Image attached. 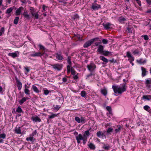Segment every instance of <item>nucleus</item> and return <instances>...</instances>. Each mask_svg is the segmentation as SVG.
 Here are the masks:
<instances>
[{
    "label": "nucleus",
    "mask_w": 151,
    "mask_h": 151,
    "mask_svg": "<svg viewBox=\"0 0 151 151\" xmlns=\"http://www.w3.org/2000/svg\"><path fill=\"white\" fill-rule=\"evenodd\" d=\"M127 30L128 32L129 33H132V31L131 30V29L130 28L128 27L127 28Z\"/></svg>",
    "instance_id": "774afa93"
},
{
    "label": "nucleus",
    "mask_w": 151,
    "mask_h": 151,
    "mask_svg": "<svg viewBox=\"0 0 151 151\" xmlns=\"http://www.w3.org/2000/svg\"><path fill=\"white\" fill-rule=\"evenodd\" d=\"M83 141V143L84 145L85 144L87 141V138L83 137V139H82Z\"/></svg>",
    "instance_id": "6e6d98bb"
},
{
    "label": "nucleus",
    "mask_w": 151,
    "mask_h": 151,
    "mask_svg": "<svg viewBox=\"0 0 151 151\" xmlns=\"http://www.w3.org/2000/svg\"><path fill=\"white\" fill-rule=\"evenodd\" d=\"M91 129H89L85 132L84 134H83V137H88L90 135V133L89 130H90Z\"/></svg>",
    "instance_id": "5701e85b"
},
{
    "label": "nucleus",
    "mask_w": 151,
    "mask_h": 151,
    "mask_svg": "<svg viewBox=\"0 0 151 151\" xmlns=\"http://www.w3.org/2000/svg\"><path fill=\"white\" fill-rule=\"evenodd\" d=\"M78 74V73H77V74L76 75L75 74V75H73V79L74 80H76L77 79H78V75H77Z\"/></svg>",
    "instance_id": "603ef678"
},
{
    "label": "nucleus",
    "mask_w": 151,
    "mask_h": 151,
    "mask_svg": "<svg viewBox=\"0 0 151 151\" xmlns=\"http://www.w3.org/2000/svg\"><path fill=\"white\" fill-rule=\"evenodd\" d=\"M13 8L12 7H10L6 11V14H9L11 13V12L13 11Z\"/></svg>",
    "instance_id": "c9c22d12"
},
{
    "label": "nucleus",
    "mask_w": 151,
    "mask_h": 151,
    "mask_svg": "<svg viewBox=\"0 0 151 151\" xmlns=\"http://www.w3.org/2000/svg\"><path fill=\"white\" fill-rule=\"evenodd\" d=\"M83 137L82 134H79L78 135L76 136V139L77 141V142L78 144L81 143V140L83 139Z\"/></svg>",
    "instance_id": "1a4fd4ad"
},
{
    "label": "nucleus",
    "mask_w": 151,
    "mask_h": 151,
    "mask_svg": "<svg viewBox=\"0 0 151 151\" xmlns=\"http://www.w3.org/2000/svg\"><path fill=\"white\" fill-rule=\"evenodd\" d=\"M19 127L17 128H16L15 129V132L16 133L18 134H21V131L20 128L21 127Z\"/></svg>",
    "instance_id": "a878e982"
},
{
    "label": "nucleus",
    "mask_w": 151,
    "mask_h": 151,
    "mask_svg": "<svg viewBox=\"0 0 151 151\" xmlns=\"http://www.w3.org/2000/svg\"><path fill=\"white\" fill-rule=\"evenodd\" d=\"M79 18V16L78 14H76L74 15L73 17V19H78Z\"/></svg>",
    "instance_id": "3c124183"
},
{
    "label": "nucleus",
    "mask_w": 151,
    "mask_h": 151,
    "mask_svg": "<svg viewBox=\"0 0 151 151\" xmlns=\"http://www.w3.org/2000/svg\"><path fill=\"white\" fill-rule=\"evenodd\" d=\"M25 88L24 90V92L27 95H29V90L28 88H26V87H27V88H28L29 87H28L27 86L26 84L25 85Z\"/></svg>",
    "instance_id": "473e14b6"
},
{
    "label": "nucleus",
    "mask_w": 151,
    "mask_h": 151,
    "mask_svg": "<svg viewBox=\"0 0 151 151\" xmlns=\"http://www.w3.org/2000/svg\"><path fill=\"white\" fill-rule=\"evenodd\" d=\"M99 38L98 37H95L90 40L93 44L94 42L98 41L99 40Z\"/></svg>",
    "instance_id": "79ce46f5"
},
{
    "label": "nucleus",
    "mask_w": 151,
    "mask_h": 151,
    "mask_svg": "<svg viewBox=\"0 0 151 151\" xmlns=\"http://www.w3.org/2000/svg\"><path fill=\"white\" fill-rule=\"evenodd\" d=\"M26 139L27 141H30L32 142H33L35 140L32 136H30L29 137L27 138Z\"/></svg>",
    "instance_id": "72a5a7b5"
},
{
    "label": "nucleus",
    "mask_w": 151,
    "mask_h": 151,
    "mask_svg": "<svg viewBox=\"0 0 151 151\" xmlns=\"http://www.w3.org/2000/svg\"><path fill=\"white\" fill-rule=\"evenodd\" d=\"M30 10H31V13L32 16L34 17L35 18L38 19L39 18V14H38L37 13H35L34 10H32L31 9H30Z\"/></svg>",
    "instance_id": "2eb2a0df"
},
{
    "label": "nucleus",
    "mask_w": 151,
    "mask_h": 151,
    "mask_svg": "<svg viewBox=\"0 0 151 151\" xmlns=\"http://www.w3.org/2000/svg\"><path fill=\"white\" fill-rule=\"evenodd\" d=\"M87 67L90 72H93L95 71L96 66L94 63H91L89 65H87Z\"/></svg>",
    "instance_id": "f03ea898"
},
{
    "label": "nucleus",
    "mask_w": 151,
    "mask_h": 151,
    "mask_svg": "<svg viewBox=\"0 0 151 151\" xmlns=\"http://www.w3.org/2000/svg\"><path fill=\"white\" fill-rule=\"evenodd\" d=\"M101 93L104 96H106L107 93V90L106 88L101 89Z\"/></svg>",
    "instance_id": "a211bd4d"
},
{
    "label": "nucleus",
    "mask_w": 151,
    "mask_h": 151,
    "mask_svg": "<svg viewBox=\"0 0 151 151\" xmlns=\"http://www.w3.org/2000/svg\"><path fill=\"white\" fill-rule=\"evenodd\" d=\"M145 84L146 85V87L148 88H151V78H149L145 80Z\"/></svg>",
    "instance_id": "6e6552de"
},
{
    "label": "nucleus",
    "mask_w": 151,
    "mask_h": 151,
    "mask_svg": "<svg viewBox=\"0 0 151 151\" xmlns=\"http://www.w3.org/2000/svg\"><path fill=\"white\" fill-rule=\"evenodd\" d=\"M67 69L68 73L71 72V74L73 75L76 74V72L73 68H71V69H70V66L69 65L67 66Z\"/></svg>",
    "instance_id": "39448f33"
},
{
    "label": "nucleus",
    "mask_w": 151,
    "mask_h": 151,
    "mask_svg": "<svg viewBox=\"0 0 151 151\" xmlns=\"http://www.w3.org/2000/svg\"><path fill=\"white\" fill-rule=\"evenodd\" d=\"M141 69L142 71V77H144L147 75V71L146 69L143 67H141Z\"/></svg>",
    "instance_id": "ddd939ff"
},
{
    "label": "nucleus",
    "mask_w": 151,
    "mask_h": 151,
    "mask_svg": "<svg viewBox=\"0 0 151 151\" xmlns=\"http://www.w3.org/2000/svg\"><path fill=\"white\" fill-rule=\"evenodd\" d=\"M109 61L111 63H116V61L115 60L114 58H113L111 60H109Z\"/></svg>",
    "instance_id": "69168bd1"
},
{
    "label": "nucleus",
    "mask_w": 151,
    "mask_h": 151,
    "mask_svg": "<svg viewBox=\"0 0 151 151\" xmlns=\"http://www.w3.org/2000/svg\"><path fill=\"white\" fill-rule=\"evenodd\" d=\"M23 7L22 6L20 7L18 9L16 10V15L17 16L20 15L21 11L23 10Z\"/></svg>",
    "instance_id": "dca6fc26"
},
{
    "label": "nucleus",
    "mask_w": 151,
    "mask_h": 151,
    "mask_svg": "<svg viewBox=\"0 0 151 151\" xmlns=\"http://www.w3.org/2000/svg\"><path fill=\"white\" fill-rule=\"evenodd\" d=\"M81 94L82 97H85L86 94L85 91H81Z\"/></svg>",
    "instance_id": "a18cd8bd"
},
{
    "label": "nucleus",
    "mask_w": 151,
    "mask_h": 151,
    "mask_svg": "<svg viewBox=\"0 0 151 151\" xmlns=\"http://www.w3.org/2000/svg\"><path fill=\"white\" fill-rule=\"evenodd\" d=\"M117 128L115 129V132L116 133L119 132L121 131V129L122 128V127L120 125L117 126Z\"/></svg>",
    "instance_id": "c85d7f7f"
},
{
    "label": "nucleus",
    "mask_w": 151,
    "mask_h": 151,
    "mask_svg": "<svg viewBox=\"0 0 151 151\" xmlns=\"http://www.w3.org/2000/svg\"><path fill=\"white\" fill-rule=\"evenodd\" d=\"M142 99L145 100H147L148 101L151 100V95H143L142 96Z\"/></svg>",
    "instance_id": "f3484780"
},
{
    "label": "nucleus",
    "mask_w": 151,
    "mask_h": 151,
    "mask_svg": "<svg viewBox=\"0 0 151 151\" xmlns=\"http://www.w3.org/2000/svg\"><path fill=\"white\" fill-rule=\"evenodd\" d=\"M106 110L109 111V114L111 115H112V109H111V107L109 106H106Z\"/></svg>",
    "instance_id": "7c9ffc66"
},
{
    "label": "nucleus",
    "mask_w": 151,
    "mask_h": 151,
    "mask_svg": "<svg viewBox=\"0 0 151 151\" xmlns=\"http://www.w3.org/2000/svg\"><path fill=\"white\" fill-rule=\"evenodd\" d=\"M16 111V112L19 113L23 112L22 109L20 106H19L17 109Z\"/></svg>",
    "instance_id": "e433bc0d"
},
{
    "label": "nucleus",
    "mask_w": 151,
    "mask_h": 151,
    "mask_svg": "<svg viewBox=\"0 0 151 151\" xmlns=\"http://www.w3.org/2000/svg\"><path fill=\"white\" fill-rule=\"evenodd\" d=\"M91 8L93 10H97L101 8V6L100 5H99L97 4H96L95 5L92 4Z\"/></svg>",
    "instance_id": "6ab92c4d"
},
{
    "label": "nucleus",
    "mask_w": 151,
    "mask_h": 151,
    "mask_svg": "<svg viewBox=\"0 0 151 151\" xmlns=\"http://www.w3.org/2000/svg\"><path fill=\"white\" fill-rule=\"evenodd\" d=\"M137 61L138 63H139L140 64H144L146 62V61L145 60L143 61H142V59H140L139 60H137Z\"/></svg>",
    "instance_id": "bb28decb"
},
{
    "label": "nucleus",
    "mask_w": 151,
    "mask_h": 151,
    "mask_svg": "<svg viewBox=\"0 0 151 151\" xmlns=\"http://www.w3.org/2000/svg\"><path fill=\"white\" fill-rule=\"evenodd\" d=\"M4 27L1 28L0 30V36L4 33Z\"/></svg>",
    "instance_id": "c03bdc74"
},
{
    "label": "nucleus",
    "mask_w": 151,
    "mask_h": 151,
    "mask_svg": "<svg viewBox=\"0 0 151 151\" xmlns=\"http://www.w3.org/2000/svg\"><path fill=\"white\" fill-rule=\"evenodd\" d=\"M75 120L79 123H80L81 122V121H80L81 119L78 116L75 117Z\"/></svg>",
    "instance_id": "de8ad7c7"
},
{
    "label": "nucleus",
    "mask_w": 151,
    "mask_h": 151,
    "mask_svg": "<svg viewBox=\"0 0 151 151\" xmlns=\"http://www.w3.org/2000/svg\"><path fill=\"white\" fill-rule=\"evenodd\" d=\"M119 21L120 22H123L126 20V19L122 17H120L119 18Z\"/></svg>",
    "instance_id": "ea45409f"
},
{
    "label": "nucleus",
    "mask_w": 151,
    "mask_h": 151,
    "mask_svg": "<svg viewBox=\"0 0 151 151\" xmlns=\"http://www.w3.org/2000/svg\"><path fill=\"white\" fill-rule=\"evenodd\" d=\"M142 37H143L145 40H147L149 39L148 36L146 35H143L141 36Z\"/></svg>",
    "instance_id": "8fccbe9b"
},
{
    "label": "nucleus",
    "mask_w": 151,
    "mask_h": 151,
    "mask_svg": "<svg viewBox=\"0 0 151 151\" xmlns=\"http://www.w3.org/2000/svg\"><path fill=\"white\" fill-rule=\"evenodd\" d=\"M37 132V130H35L34 132H33L32 134H30V136L33 137L34 136L36 135Z\"/></svg>",
    "instance_id": "5fc2aeb1"
},
{
    "label": "nucleus",
    "mask_w": 151,
    "mask_h": 151,
    "mask_svg": "<svg viewBox=\"0 0 151 151\" xmlns=\"http://www.w3.org/2000/svg\"><path fill=\"white\" fill-rule=\"evenodd\" d=\"M93 75V72H90V74L87 75L86 79H87V78H89V77L92 76Z\"/></svg>",
    "instance_id": "680f3d73"
},
{
    "label": "nucleus",
    "mask_w": 151,
    "mask_h": 151,
    "mask_svg": "<svg viewBox=\"0 0 151 151\" xmlns=\"http://www.w3.org/2000/svg\"><path fill=\"white\" fill-rule=\"evenodd\" d=\"M22 14L24 16V17L27 19H29L30 18L28 14L27 11L26 10L24 11V12Z\"/></svg>",
    "instance_id": "aec40b11"
},
{
    "label": "nucleus",
    "mask_w": 151,
    "mask_h": 151,
    "mask_svg": "<svg viewBox=\"0 0 151 151\" xmlns=\"http://www.w3.org/2000/svg\"><path fill=\"white\" fill-rule=\"evenodd\" d=\"M144 109L146 111L149 112L150 111V107L148 105H145L144 106Z\"/></svg>",
    "instance_id": "4c0bfd02"
},
{
    "label": "nucleus",
    "mask_w": 151,
    "mask_h": 151,
    "mask_svg": "<svg viewBox=\"0 0 151 151\" xmlns=\"http://www.w3.org/2000/svg\"><path fill=\"white\" fill-rule=\"evenodd\" d=\"M113 131V129L111 127L109 128L107 130V132L109 134H111V133Z\"/></svg>",
    "instance_id": "37998d69"
},
{
    "label": "nucleus",
    "mask_w": 151,
    "mask_h": 151,
    "mask_svg": "<svg viewBox=\"0 0 151 151\" xmlns=\"http://www.w3.org/2000/svg\"><path fill=\"white\" fill-rule=\"evenodd\" d=\"M71 57L70 56H68V58H67V62L68 63L69 65L70 66L71 65V64H72L71 62Z\"/></svg>",
    "instance_id": "a19ab883"
},
{
    "label": "nucleus",
    "mask_w": 151,
    "mask_h": 151,
    "mask_svg": "<svg viewBox=\"0 0 151 151\" xmlns=\"http://www.w3.org/2000/svg\"><path fill=\"white\" fill-rule=\"evenodd\" d=\"M88 145L90 149L94 150L95 149V145L92 143H90Z\"/></svg>",
    "instance_id": "b1692460"
},
{
    "label": "nucleus",
    "mask_w": 151,
    "mask_h": 151,
    "mask_svg": "<svg viewBox=\"0 0 151 151\" xmlns=\"http://www.w3.org/2000/svg\"><path fill=\"white\" fill-rule=\"evenodd\" d=\"M16 81L17 83V86L18 88V89L19 90H21L22 88V83L17 78H16Z\"/></svg>",
    "instance_id": "9d476101"
},
{
    "label": "nucleus",
    "mask_w": 151,
    "mask_h": 151,
    "mask_svg": "<svg viewBox=\"0 0 151 151\" xmlns=\"http://www.w3.org/2000/svg\"><path fill=\"white\" fill-rule=\"evenodd\" d=\"M102 42L104 44H106L108 42V41L106 39H103L102 40Z\"/></svg>",
    "instance_id": "09e8293b"
},
{
    "label": "nucleus",
    "mask_w": 151,
    "mask_h": 151,
    "mask_svg": "<svg viewBox=\"0 0 151 151\" xmlns=\"http://www.w3.org/2000/svg\"><path fill=\"white\" fill-rule=\"evenodd\" d=\"M19 53L18 51H16L14 52H10L8 54L9 56H11L13 58L17 57L19 56Z\"/></svg>",
    "instance_id": "423d86ee"
},
{
    "label": "nucleus",
    "mask_w": 151,
    "mask_h": 151,
    "mask_svg": "<svg viewBox=\"0 0 151 151\" xmlns=\"http://www.w3.org/2000/svg\"><path fill=\"white\" fill-rule=\"evenodd\" d=\"M126 83L124 82L122 84L121 87L118 85H113L112 88L115 94H122L126 91Z\"/></svg>",
    "instance_id": "f257e3e1"
},
{
    "label": "nucleus",
    "mask_w": 151,
    "mask_h": 151,
    "mask_svg": "<svg viewBox=\"0 0 151 151\" xmlns=\"http://www.w3.org/2000/svg\"><path fill=\"white\" fill-rule=\"evenodd\" d=\"M51 66L54 69L58 70H60L62 69L63 65L58 63L51 65Z\"/></svg>",
    "instance_id": "20e7f679"
},
{
    "label": "nucleus",
    "mask_w": 151,
    "mask_h": 151,
    "mask_svg": "<svg viewBox=\"0 0 151 151\" xmlns=\"http://www.w3.org/2000/svg\"><path fill=\"white\" fill-rule=\"evenodd\" d=\"M101 42L100 41V42H96L94 43V45H93V46H99V45L101 44Z\"/></svg>",
    "instance_id": "13d9d810"
},
{
    "label": "nucleus",
    "mask_w": 151,
    "mask_h": 151,
    "mask_svg": "<svg viewBox=\"0 0 151 151\" xmlns=\"http://www.w3.org/2000/svg\"><path fill=\"white\" fill-rule=\"evenodd\" d=\"M32 88L35 92L37 93H39V91L37 88L36 86L33 85L32 86Z\"/></svg>",
    "instance_id": "c756f323"
},
{
    "label": "nucleus",
    "mask_w": 151,
    "mask_h": 151,
    "mask_svg": "<svg viewBox=\"0 0 151 151\" xmlns=\"http://www.w3.org/2000/svg\"><path fill=\"white\" fill-rule=\"evenodd\" d=\"M112 53V52H110L108 51H104L101 54L104 55V56H107L109 55Z\"/></svg>",
    "instance_id": "cd10ccee"
},
{
    "label": "nucleus",
    "mask_w": 151,
    "mask_h": 151,
    "mask_svg": "<svg viewBox=\"0 0 151 151\" xmlns=\"http://www.w3.org/2000/svg\"><path fill=\"white\" fill-rule=\"evenodd\" d=\"M31 120L33 122H40L41 121V120L40 118L37 116H33L31 118Z\"/></svg>",
    "instance_id": "9b49d317"
},
{
    "label": "nucleus",
    "mask_w": 151,
    "mask_h": 151,
    "mask_svg": "<svg viewBox=\"0 0 151 151\" xmlns=\"http://www.w3.org/2000/svg\"><path fill=\"white\" fill-rule=\"evenodd\" d=\"M102 134V133L101 132L99 131L97 132L96 133L97 136L98 137H100L101 136Z\"/></svg>",
    "instance_id": "864d4df0"
},
{
    "label": "nucleus",
    "mask_w": 151,
    "mask_h": 151,
    "mask_svg": "<svg viewBox=\"0 0 151 151\" xmlns=\"http://www.w3.org/2000/svg\"><path fill=\"white\" fill-rule=\"evenodd\" d=\"M56 58L59 60H61L63 59V56L61 54L58 53L56 54Z\"/></svg>",
    "instance_id": "412c9836"
},
{
    "label": "nucleus",
    "mask_w": 151,
    "mask_h": 151,
    "mask_svg": "<svg viewBox=\"0 0 151 151\" xmlns=\"http://www.w3.org/2000/svg\"><path fill=\"white\" fill-rule=\"evenodd\" d=\"M6 138V134L5 133H3L0 134V138L3 139H5Z\"/></svg>",
    "instance_id": "49530a36"
},
{
    "label": "nucleus",
    "mask_w": 151,
    "mask_h": 151,
    "mask_svg": "<svg viewBox=\"0 0 151 151\" xmlns=\"http://www.w3.org/2000/svg\"><path fill=\"white\" fill-rule=\"evenodd\" d=\"M102 25L104 27V28L106 30L111 29L112 28L113 24L109 22H107L105 23H103Z\"/></svg>",
    "instance_id": "7ed1b4c3"
},
{
    "label": "nucleus",
    "mask_w": 151,
    "mask_h": 151,
    "mask_svg": "<svg viewBox=\"0 0 151 151\" xmlns=\"http://www.w3.org/2000/svg\"><path fill=\"white\" fill-rule=\"evenodd\" d=\"M29 99L27 98L23 97L19 101V104L21 105L24 102H25L27 99Z\"/></svg>",
    "instance_id": "4be33fe9"
},
{
    "label": "nucleus",
    "mask_w": 151,
    "mask_h": 151,
    "mask_svg": "<svg viewBox=\"0 0 151 151\" xmlns=\"http://www.w3.org/2000/svg\"><path fill=\"white\" fill-rule=\"evenodd\" d=\"M92 44L91 40H89L86 42L83 45V47L84 48H87L89 47L91 44Z\"/></svg>",
    "instance_id": "4468645a"
},
{
    "label": "nucleus",
    "mask_w": 151,
    "mask_h": 151,
    "mask_svg": "<svg viewBox=\"0 0 151 151\" xmlns=\"http://www.w3.org/2000/svg\"><path fill=\"white\" fill-rule=\"evenodd\" d=\"M44 92V94L46 95H48L49 93V91L48 90H45Z\"/></svg>",
    "instance_id": "052dcab7"
},
{
    "label": "nucleus",
    "mask_w": 151,
    "mask_h": 151,
    "mask_svg": "<svg viewBox=\"0 0 151 151\" xmlns=\"http://www.w3.org/2000/svg\"><path fill=\"white\" fill-rule=\"evenodd\" d=\"M99 58L101 60L106 63H107L108 62V60L103 56H101Z\"/></svg>",
    "instance_id": "393cba45"
},
{
    "label": "nucleus",
    "mask_w": 151,
    "mask_h": 151,
    "mask_svg": "<svg viewBox=\"0 0 151 151\" xmlns=\"http://www.w3.org/2000/svg\"><path fill=\"white\" fill-rule=\"evenodd\" d=\"M127 56L128 58H130L131 57H132V56L131 55L129 51H128L127 52Z\"/></svg>",
    "instance_id": "4d7b16f0"
},
{
    "label": "nucleus",
    "mask_w": 151,
    "mask_h": 151,
    "mask_svg": "<svg viewBox=\"0 0 151 151\" xmlns=\"http://www.w3.org/2000/svg\"><path fill=\"white\" fill-rule=\"evenodd\" d=\"M104 49V47L101 45H100L98 46L97 51L99 52V54H102L103 51Z\"/></svg>",
    "instance_id": "f8f14e48"
},
{
    "label": "nucleus",
    "mask_w": 151,
    "mask_h": 151,
    "mask_svg": "<svg viewBox=\"0 0 151 151\" xmlns=\"http://www.w3.org/2000/svg\"><path fill=\"white\" fill-rule=\"evenodd\" d=\"M139 52V51L137 50H135L133 52V53L134 54H138Z\"/></svg>",
    "instance_id": "0e129e2a"
},
{
    "label": "nucleus",
    "mask_w": 151,
    "mask_h": 151,
    "mask_svg": "<svg viewBox=\"0 0 151 151\" xmlns=\"http://www.w3.org/2000/svg\"><path fill=\"white\" fill-rule=\"evenodd\" d=\"M28 68H29V67H24V69L26 70L27 71V73H25V74H27V73L29 72V71H30V70Z\"/></svg>",
    "instance_id": "bf43d9fd"
},
{
    "label": "nucleus",
    "mask_w": 151,
    "mask_h": 151,
    "mask_svg": "<svg viewBox=\"0 0 151 151\" xmlns=\"http://www.w3.org/2000/svg\"><path fill=\"white\" fill-rule=\"evenodd\" d=\"M39 46V47H40V49H41V50H45V47L43 46H42V45H40Z\"/></svg>",
    "instance_id": "338daca9"
},
{
    "label": "nucleus",
    "mask_w": 151,
    "mask_h": 151,
    "mask_svg": "<svg viewBox=\"0 0 151 151\" xmlns=\"http://www.w3.org/2000/svg\"><path fill=\"white\" fill-rule=\"evenodd\" d=\"M60 107L58 105H56L55 107H54V109L55 110H57L59 109Z\"/></svg>",
    "instance_id": "e2e57ef3"
},
{
    "label": "nucleus",
    "mask_w": 151,
    "mask_h": 151,
    "mask_svg": "<svg viewBox=\"0 0 151 151\" xmlns=\"http://www.w3.org/2000/svg\"><path fill=\"white\" fill-rule=\"evenodd\" d=\"M19 17H16L15 18L14 21V23L15 24H17L19 20Z\"/></svg>",
    "instance_id": "58836bf2"
},
{
    "label": "nucleus",
    "mask_w": 151,
    "mask_h": 151,
    "mask_svg": "<svg viewBox=\"0 0 151 151\" xmlns=\"http://www.w3.org/2000/svg\"><path fill=\"white\" fill-rule=\"evenodd\" d=\"M58 114H53L51 115H49L48 116V118L49 119H53L55 117L57 116Z\"/></svg>",
    "instance_id": "f704fd0d"
},
{
    "label": "nucleus",
    "mask_w": 151,
    "mask_h": 151,
    "mask_svg": "<svg viewBox=\"0 0 151 151\" xmlns=\"http://www.w3.org/2000/svg\"><path fill=\"white\" fill-rule=\"evenodd\" d=\"M104 145L102 147L105 150H108L109 149L110 147L108 145H105V143L104 144Z\"/></svg>",
    "instance_id": "2f4dec72"
},
{
    "label": "nucleus",
    "mask_w": 151,
    "mask_h": 151,
    "mask_svg": "<svg viewBox=\"0 0 151 151\" xmlns=\"http://www.w3.org/2000/svg\"><path fill=\"white\" fill-rule=\"evenodd\" d=\"M42 53L39 52H36L34 51L33 52V53L30 54L29 56L31 57H40L42 55Z\"/></svg>",
    "instance_id": "0eeeda50"
}]
</instances>
